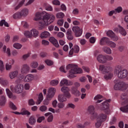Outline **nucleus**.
I'll return each mask as SVG.
<instances>
[{
  "instance_id": "obj_1",
  "label": "nucleus",
  "mask_w": 128,
  "mask_h": 128,
  "mask_svg": "<svg viewBox=\"0 0 128 128\" xmlns=\"http://www.w3.org/2000/svg\"><path fill=\"white\" fill-rule=\"evenodd\" d=\"M34 20H39L40 30H42L46 26L52 24L56 20V16L52 14L43 12L42 13L38 12L36 14Z\"/></svg>"
},
{
  "instance_id": "obj_2",
  "label": "nucleus",
  "mask_w": 128,
  "mask_h": 128,
  "mask_svg": "<svg viewBox=\"0 0 128 128\" xmlns=\"http://www.w3.org/2000/svg\"><path fill=\"white\" fill-rule=\"evenodd\" d=\"M66 68L67 70H69V75L68 78H74L76 77L74 74H82V68H79L78 67L77 65L74 64H68Z\"/></svg>"
},
{
  "instance_id": "obj_3",
  "label": "nucleus",
  "mask_w": 128,
  "mask_h": 128,
  "mask_svg": "<svg viewBox=\"0 0 128 128\" xmlns=\"http://www.w3.org/2000/svg\"><path fill=\"white\" fill-rule=\"evenodd\" d=\"M100 70L102 72V74H107L104 76L105 80H112L114 74L112 72V68L110 66H104V65H100L99 68Z\"/></svg>"
},
{
  "instance_id": "obj_4",
  "label": "nucleus",
  "mask_w": 128,
  "mask_h": 128,
  "mask_svg": "<svg viewBox=\"0 0 128 128\" xmlns=\"http://www.w3.org/2000/svg\"><path fill=\"white\" fill-rule=\"evenodd\" d=\"M62 92H64V95H59L58 96V100L60 102H66V98H70L71 95L70 93V88L68 86H63L61 88Z\"/></svg>"
},
{
  "instance_id": "obj_5",
  "label": "nucleus",
  "mask_w": 128,
  "mask_h": 128,
  "mask_svg": "<svg viewBox=\"0 0 128 128\" xmlns=\"http://www.w3.org/2000/svg\"><path fill=\"white\" fill-rule=\"evenodd\" d=\"M121 101L120 102V104L124 106L126 104V106L121 107L120 108V110L121 112H128V94L126 93L122 94L121 95L120 97Z\"/></svg>"
},
{
  "instance_id": "obj_6",
  "label": "nucleus",
  "mask_w": 128,
  "mask_h": 128,
  "mask_svg": "<svg viewBox=\"0 0 128 128\" xmlns=\"http://www.w3.org/2000/svg\"><path fill=\"white\" fill-rule=\"evenodd\" d=\"M116 72L119 78H126L128 76V70L122 68V66H117L116 68Z\"/></svg>"
},
{
  "instance_id": "obj_7",
  "label": "nucleus",
  "mask_w": 128,
  "mask_h": 128,
  "mask_svg": "<svg viewBox=\"0 0 128 128\" xmlns=\"http://www.w3.org/2000/svg\"><path fill=\"white\" fill-rule=\"evenodd\" d=\"M128 88V84L124 82H118L114 86V89L116 90H126Z\"/></svg>"
},
{
  "instance_id": "obj_8",
  "label": "nucleus",
  "mask_w": 128,
  "mask_h": 128,
  "mask_svg": "<svg viewBox=\"0 0 128 128\" xmlns=\"http://www.w3.org/2000/svg\"><path fill=\"white\" fill-rule=\"evenodd\" d=\"M106 120V115L104 114H100L97 117V122L96 123V126L97 128H100L103 122H105Z\"/></svg>"
},
{
  "instance_id": "obj_9",
  "label": "nucleus",
  "mask_w": 128,
  "mask_h": 128,
  "mask_svg": "<svg viewBox=\"0 0 128 128\" xmlns=\"http://www.w3.org/2000/svg\"><path fill=\"white\" fill-rule=\"evenodd\" d=\"M10 88L12 92H16V94H22V92L24 90V87L20 84H18L15 87L14 86H11Z\"/></svg>"
},
{
  "instance_id": "obj_10",
  "label": "nucleus",
  "mask_w": 128,
  "mask_h": 128,
  "mask_svg": "<svg viewBox=\"0 0 128 128\" xmlns=\"http://www.w3.org/2000/svg\"><path fill=\"white\" fill-rule=\"evenodd\" d=\"M72 32L75 34L76 36L78 38L82 34V29H80V27L78 26H74L72 28Z\"/></svg>"
},
{
  "instance_id": "obj_11",
  "label": "nucleus",
  "mask_w": 128,
  "mask_h": 128,
  "mask_svg": "<svg viewBox=\"0 0 128 128\" xmlns=\"http://www.w3.org/2000/svg\"><path fill=\"white\" fill-rule=\"evenodd\" d=\"M110 100H112L110 99L106 100L101 105L100 108L103 110H106L107 112H106V114L108 112V108H110V104H108V102H110Z\"/></svg>"
},
{
  "instance_id": "obj_12",
  "label": "nucleus",
  "mask_w": 128,
  "mask_h": 128,
  "mask_svg": "<svg viewBox=\"0 0 128 128\" xmlns=\"http://www.w3.org/2000/svg\"><path fill=\"white\" fill-rule=\"evenodd\" d=\"M4 92V89L0 87V94H2ZM6 99L4 96H0V106H6Z\"/></svg>"
},
{
  "instance_id": "obj_13",
  "label": "nucleus",
  "mask_w": 128,
  "mask_h": 128,
  "mask_svg": "<svg viewBox=\"0 0 128 128\" xmlns=\"http://www.w3.org/2000/svg\"><path fill=\"white\" fill-rule=\"evenodd\" d=\"M30 68L28 64H24L20 70L22 74H27L30 72Z\"/></svg>"
},
{
  "instance_id": "obj_14",
  "label": "nucleus",
  "mask_w": 128,
  "mask_h": 128,
  "mask_svg": "<svg viewBox=\"0 0 128 128\" xmlns=\"http://www.w3.org/2000/svg\"><path fill=\"white\" fill-rule=\"evenodd\" d=\"M106 34L108 36L112 38L114 42H117V40H118V36H116V34H114V32L112 30H108L106 32Z\"/></svg>"
},
{
  "instance_id": "obj_15",
  "label": "nucleus",
  "mask_w": 128,
  "mask_h": 128,
  "mask_svg": "<svg viewBox=\"0 0 128 128\" xmlns=\"http://www.w3.org/2000/svg\"><path fill=\"white\" fill-rule=\"evenodd\" d=\"M88 112L92 115V120H94V118H98V114L94 112V107L93 106H90L88 108Z\"/></svg>"
},
{
  "instance_id": "obj_16",
  "label": "nucleus",
  "mask_w": 128,
  "mask_h": 128,
  "mask_svg": "<svg viewBox=\"0 0 128 128\" xmlns=\"http://www.w3.org/2000/svg\"><path fill=\"white\" fill-rule=\"evenodd\" d=\"M54 94H56V88H50L48 91L47 98H54Z\"/></svg>"
},
{
  "instance_id": "obj_17",
  "label": "nucleus",
  "mask_w": 128,
  "mask_h": 128,
  "mask_svg": "<svg viewBox=\"0 0 128 128\" xmlns=\"http://www.w3.org/2000/svg\"><path fill=\"white\" fill-rule=\"evenodd\" d=\"M34 76L32 74H28L24 78V82H30L32 80H34Z\"/></svg>"
},
{
  "instance_id": "obj_18",
  "label": "nucleus",
  "mask_w": 128,
  "mask_h": 128,
  "mask_svg": "<svg viewBox=\"0 0 128 128\" xmlns=\"http://www.w3.org/2000/svg\"><path fill=\"white\" fill-rule=\"evenodd\" d=\"M72 81H68L66 79H63L61 80L60 82V86H72Z\"/></svg>"
},
{
  "instance_id": "obj_19",
  "label": "nucleus",
  "mask_w": 128,
  "mask_h": 128,
  "mask_svg": "<svg viewBox=\"0 0 128 128\" xmlns=\"http://www.w3.org/2000/svg\"><path fill=\"white\" fill-rule=\"evenodd\" d=\"M78 52H80V47L77 45H75L74 48H72L70 51L69 54H70V56H72V54H74V52L78 54Z\"/></svg>"
},
{
  "instance_id": "obj_20",
  "label": "nucleus",
  "mask_w": 128,
  "mask_h": 128,
  "mask_svg": "<svg viewBox=\"0 0 128 128\" xmlns=\"http://www.w3.org/2000/svg\"><path fill=\"white\" fill-rule=\"evenodd\" d=\"M49 40L51 44H53L56 48H58L60 46V44H58V40L56 39L54 37H51L50 38Z\"/></svg>"
},
{
  "instance_id": "obj_21",
  "label": "nucleus",
  "mask_w": 128,
  "mask_h": 128,
  "mask_svg": "<svg viewBox=\"0 0 128 128\" xmlns=\"http://www.w3.org/2000/svg\"><path fill=\"white\" fill-rule=\"evenodd\" d=\"M97 60L101 64H104L106 62V56L100 54L97 56Z\"/></svg>"
},
{
  "instance_id": "obj_22",
  "label": "nucleus",
  "mask_w": 128,
  "mask_h": 128,
  "mask_svg": "<svg viewBox=\"0 0 128 128\" xmlns=\"http://www.w3.org/2000/svg\"><path fill=\"white\" fill-rule=\"evenodd\" d=\"M67 38L69 40H74V36L72 35V30L68 29L66 32Z\"/></svg>"
},
{
  "instance_id": "obj_23",
  "label": "nucleus",
  "mask_w": 128,
  "mask_h": 128,
  "mask_svg": "<svg viewBox=\"0 0 128 128\" xmlns=\"http://www.w3.org/2000/svg\"><path fill=\"white\" fill-rule=\"evenodd\" d=\"M72 94H74V96H80V92L78 90V88L74 86H73L71 88Z\"/></svg>"
},
{
  "instance_id": "obj_24",
  "label": "nucleus",
  "mask_w": 128,
  "mask_h": 128,
  "mask_svg": "<svg viewBox=\"0 0 128 128\" xmlns=\"http://www.w3.org/2000/svg\"><path fill=\"white\" fill-rule=\"evenodd\" d=\"M6 92L7 94V96L10 98H12V100H16V96L12 95V92L10 90V89H6Z\"/></svg>"
},
{
  "instance_id": "obj_25",
  "label": "nucleus",
  "mask_w": 128,
  "mask_h": 128,
  "mask_svg": "<svg viewBox=\"0 0 128 128\" xmlns=\"http://www.w3.org/2000/svg\"><path fill=\"white\" fill-rule=\"evenodd\" d=\"M14 64V60H10L8 63L6 64V70H10L12 68V66Z\"/></svg>"
},
{
  "instance_id": "obj_26",
  "label": "nucleus",
  "mask_w": 128,
  "mask_h": 128,
  "mask_svg": "<svg viewBox=\"0 0 128 128\" xmlns=\"http://www.w3.org/2000/svg\"><path fill=\"white\" fill-rule=\"evenodd\" d=\"M18 71L16 70L10 72L9 74V76L10 78H11L12 80H14V78H16V76H18Z\"/></svg>"
},
{
  "instance_id": "obj_27",
  "label": "nucleus",
  "mask_w": 128,
  "mask_h": 128,
  "mask_svg": "<svg viewBox=\"0 0 128 128\" xmlns=\"http://www.w3.org/2000/svg\"><path fill=\"white\" fill-rule=\"evenodd\" d=\"M110 40L106 37H104L100 40V46H104V44H108V42H109Z\"/></svg>"
},
{
  "instance_id": "obj_28",
  "label": "nucleus",
  "mask_w": 128,
  "mask_h": 128,
  "mask_svg": "<svg viewBox=\"0 0 128 128\" xmlns=\"http://www.w3.org/2000/svg\"><path fill=\"white\" fill-rule=\"evenodd\" d=\"M50 34L48 31H44L41 34L40 38H50Z\"/></svg>"
},
{
  "instance_id": "obj_29",
  "label": "nucleus",
  "mask_w": 128,
  "mask_h": 128,
  "mask_svg": "<svg viewBox=\"0 0 128 128\" xmlns=\"http://www.w3.org/2000/svg\"><path fill=\"white\" fill-rule=\"evenodd\" d=\"M45 116H48V122H52V120H54V116H52V113L50 112H48L45 114Z\"/></svg>"
},
{
  "instance_id": "obj_30",
  "label": "nucleus",
  "mask_w": 128,
  "mask_h": 128,
  "mask_svg": "<svg viewBox=\"0 0 128 128\" xmlns=\"http://www.w3.org/2000/svg\"><path fill=\"white\" fill-rule=\"evenodd\" d=\"M30 32L32 37L34 36V38H37V36H38V31L36 29L33 28L30 30Z\"/></svg>"
},
{
  "instance_id": "obj_31",
  "label": "nucleus",
  "mask_w": 128,
  "mask_h": 128,
  "mask_svg": "<svg viewBox=\"0 0 128 128\" xmlns=\"http://www.w3.org/2000/svg\"><path fill=\"white\" fill-rule=\"evenodd\" d=\"M119 32L122 36H126V31L121 26H119Z\"/></svg>"
},
{
  "instance_id": "obj_32",
  "label": "nucleus",
  "mask_w": 128,
  "mask_h": 128,
  "mask_svg": "<svg viewBox=\"0 0 128 128\" xmlns=\"http://www.w3.org/2000/svg\"><path fill=\"white\" fill-rule=\"evenodd\" d=\"M0 84L4 86H6L8 84V80H4L2 78H0Z\"/></svg>"
},
{
  "instance_id": "obj_33",
  "label": "nucleus",
  "mask_w": 128,
  "mask_h": 128,
  "mask_svg": "<svg viewBox=\"0 0 128 128\" xmlns=\"http://www.w3.org/2000/svg\"><path fill=\"white\" fill-rule=\"evenodd\" d=\"M21 114L22 116H30V113L25 108H22L21 110Z\"/></svg>"
},
{
  "instance_id": "obj_34",
  "label": "nucleus",
  "mask_w": 128,
  "mask_h": 128,
  "mask_svg": "<svg viewBox=\"0 0 128 128\" xmlns=\"http://www.w3.org/2000/svg\"><path fill=\"white\" fill-rule=\"evenodd\" d=\"M20 14H21L22 16H26L28 14V8H24L20 12Z\"/></svg>"
},
{
  "instance_id": "obj_35",
  "label": "nucleus",
  "mask_w": 128,
  "mask_h": 128,
  "mask_svg": "<svg viewBox=\"0 0 128 128\" xmlns=\"http://www.w3.org/2000/svg\"><path fill=\"white\" fill-rule=\"evenodd\" d=\"M42 100H44V96H42V93H40L38 96V99L36 102V104H40Z\"/></svg>"
},
{
  "instance_id": "obj_36",
  "label": "nucleus",
  "mask_w": 128,
  "mask_h": 128,
  "mask_svg": "<svg viewBox=\"0 0 128 128\" xmlns=\"http://www.w3.org/2000/svg\"><path fill=\"white\" fill-rule=\"evenodd\" d=\"M24 35L26 38H32V32L30 31H24Z\"/></svg>"
},
{
  "instance_id": "obj_37",
  "label": "nucleus",
  "mask_w": 128,
  "mask_h": 128,
  "mask_svg": "<svg viewBox=\"0 0 128 128\" xmlns=\"http://www.w3.org/2000/svg\"><path fill=\"white\" fill-rule=\"evenodd\" d=\"M103 50L108 54H112V50L108 47L104 46L103 48Z\"/></svg>"
},
{
  "instance_id": "obj_38",
  "label": "nucleus",
  "mask_w": 128,
  "mask_h": 128,
  "mask_svg": "<svg viewBox=\"0 0 128 128\" xmlns=\"http://www.w3.org/2000/svg\"><path fill=\"white\" fill-rule=\"evenodd\" d=\"M107 46H110V48H114L116 46V43H114V42H112V41H110L109 40V42H108Z\"/></svg>"
},
{
  "instance_id": "obj_39",
  "label": "nucleus",
  "mask_w": 128,
  "mask_h": 128,
  "mask_svg": "<svg viewBox=\"0 0 128 128\" xmlns=\"http://www.w3.org/2000/svg\"><path fill=\"white\" fill-rule=\"evenodd\" d=\"M36 122V118H34V117L33 116H31L29 119V124H34Z\"/></svg>"
},
{
  "instance_id": "obj_40",
  "label": "nucleus",
  "mask_w": 128,
  "mask_h": 128,
  "mask_svg": "<svg viewBox=\"0 0 128 128\" xmlns=\"http://www.w3.org/2000/svg\"><path fill=\"white\" fill-rule=\"evenodd\" d=\"M20 12H16L13 15L14 18H22Z\"/></svg>"
},
{
  "instance_id": "obj_41",
  "label": "nucleus",
  "mask_w": 128,
  "mask_h": 128,
  "mask_svg": "<svg viewBox=\"0 0 128 128\" xmlns=\"http://www.w3.org/2000/svg\"><path fill=\"white\" fill-rule=\"evenodd\" d=\"M24 0H22L18 4V6H16L15 8V10H18V8H22V6L24 5Z\"/></svg>"
},
{
  "instance_id": "obj_42",
  "label": "nucleus",
  "mask_w": 128,
  "mask_h": 128,
  "mask_svg": "<svg viewBox=\"0 0 128 128\" xmlns=\"http://www.w3.org/2000/svg\"><path fill=\"white\" fill-rule=\"evenodd\" d=\"M30 66L32 68H36L38 66V64L36 62H34L31 64Z\"/></svg>"
},
{
  "instance_id": "obj_43",
  "label": "nucleus",
  "mask_w": 128,
  "mask_h": 128,
  "mask_svg": "<svg viewBox=\"0 0 128 128\" xmlns=\"http://www.w3.org/2000/svg\"><path fill=\"white\" fill-rule=\"evenodd\" d=\"M56 16L57 18H63L64 17V14L63 12H58L56 14Z\"/></svg>"
},
{
  "instance_id": "obj_44",
  "label": "nucleus",
  "mask_w": 128,
  "mask_h": 128,
  "mask_svg": "<svg viewBox=\"0 0 128 128\" xmlns=\"http://www.w3.org/2000/svg\"><path fill=\"white\" fill-rule=\"evenodd\" d=\"M46 10H49L50 12H52V7L48 4H45Z\"/></svg>"
},
{
  "instance_id": "obj_45",
  "label": "nucleus",
  "mask_w": 128,
  "mask_h": 128,
  "mask_svg": "<svg viewBox=\"0 0 128 128\" xmlns=\"http://www.w3.org/2000/svg\"><path fill=\"white\" fill-rule=\"evenodd\" d=\"M13 46L15 48H17V50H20V49L22 48V44H20L15 43L13 45Z\"/></svg>"
},
{
  "instance_id": "obj_46",
  "label": "nucleus",
  "mask_w": 128,
  "mask_h": 128,
  "mask_svg": "<svg viewBox=\"0 0 128 128\" xmlns=\"http://www.w3.org/2000/svg\"><path fill=\"white\" fill-rule=\"evenodd\" d=\"M116 14H120V12H122V6H118L114 10Z\"/></svg>"
},
{
  "instance_id": "obj_47",
  "label": "nucleus",
  "mask_w": 128,
  "mask_h": 128,
  "mask_svg": "<svg viewBox=\"0 0 128 128\" xmlns=\"http://www.w3.org/2000/svg\"><path fill=\"white\" fill-rule=\"evenodd\" d=\"M114 60L112 56L108 55L105 56V62H106L107 60Z\"/></svg>"
},
{
  "instance_id": "obj_48",
  "label": "nucleus",
  "mask_w": 128,
  "mask_h": 128,
  "mask_svg": "<svg viewBox=\"0 0 128 128\" xmlns=\"http://www.w3.org/2000/svg\"><path fill=\"white\" fill-rule=\"evenodd\" d=\"M9 104L10 108H12V110H16V105H14V104L12 102H10Z\"/></svg>"
},
{
  "instance_id": "obj_49",
  "label": "nucleus",
  "mask_w": 128,
  "mask_h": 128,
  "mask_svg": "<svg viewBox=\"0 0 128 128\" xmlns=\"http://www.w3.org/2000/svg\"><path fill=\"white\" fill-rule=\"evenodd\" d=\"M51 86H57V84H58V81L57 80H52L50 82Z\"/></svg>"
},
{
  "instance_id": "obj_50",
  "label": "nucleus",
  "mask_w": 128,
  "mask_h": 128,
  "mask_svg": "<svg viewBox=\"0 0 128 128\" xmlns=\"http://www.w3.org/2000/svg\"><path fill=\"white\" fill-rule=\"evenodd\" d=\"M88 122H86L84 124V125H82V124H78L77 125V128H84L85 126H88Z\"/></svg>"
},
{
  "instance_id": "obj_51",
  "label": "nucleus",
  "mask_w": 128,
  "mask_h": 128,
  "mask_svg": "<svg viewBox=\"0 0 128 128\" xmlns=\"http://www.w3.org/2000/svg\"><path fill=\"white\" fill-rule=\"evenodd\" d=\"M4 70V62L0 60V70L3 72Z\"/></svg>"
},
{
  "instance_id": "obj_52",
  "label": "nucleus",
  "mask_w": 128,
  "mask_h": 128,
  "mask_svg": "<svg viewBox=\"0 0 128 128\" xmlns=\"http://www.w3.org/2000/svg\"><path fill=\"white\" fill-rule=\"evenodd\" d=\"M45 62L46 64H47V66H52V64H54V62L48 60H46Z\"/></svg>"
},
{
  "instance_id": "obj_53",
  "label": "nucleus",
  "mask_w": 128,
  "mask_h": 128,
  "mask_svg": "<svg viewBox=\"0 0 128 128\" xmlns=\"http://www.w3.org/2000/svg\"><path fill=\"white\" fill-rule=\"evenodd\" d=\"M66 108H76V106L72 103H69L68 104Z\"/></svg>"
},
{
  "instance_id": "obj_54",
  "label": "nucleus",
  "mask_w": 128,
  "mask_h": 128,
  "mask_svg": "<svg viewBox=\"0 0 128 128\" xmlns=\"http://www.w3.org/2000/svg\"><path fill=\"white\" fill-rule=\"evenodd\" d=\"M66 104L62 102H60L58 104V106L59 108H64Z\"/></svg>"
},
{
  "instance_id": "obj_55",
  "label": "nucleus",
  "mask_w": 128,
  "mask_h": 128,
  "mask_svg": "<svg viewBox=\"0 0 128 128\" xmlns=\"http://www.w3.org/2000/svg\"><path fill=\"white\" fill-rule=\"evenodd\" d=\"M48 108L46 106H42L40 107V110L41 112H46Z\"/></svg>"
},
{
  "instance_id": "obj_56",
  "label": "nucleus",
  "mask_w": 128,
  "mask_h": 128,
  "mask_svg": "<svg viewBox=\"0 0 128 128\" xmlns=\"http://www.w3.org/2000/svg\"><path fill=\"white\" fill-rule=\"evenodd\" d=\"M96 40V38L95 37L92 36L90 38V42L91 44H94Z\"/></svg>"
},
{
  "instance_id": "obj_57",
  "label": "nucleus",
  "mask_w": 128,
  "mask_h": 128,
  "mask_svg": "<svg viewBox=\"0 0 128 128\" xmlns=\"http://www.w3.org/2000/svg\"><path fill=\"white\" fill-rule=\"evenodd\" d=\"M44 118H45L44 116L39 117L37 120V122H42V120H44Z\"/></svg>"
},
{
  "instance_id": "obj_58",
  "label": "nucleus",
  "mask_w": 128,
  "mask_h": 128,
  "mask_svg": "<svg viewBox=\"0 0 128 128\" xmlns=\"http://www.w3.org/2000/svg\"><path fill=\"white\" fill-rule=\"evenodd\" d=\"M53 4L55 6H60V2L58 1V0H54L52 1Z\"/></svg>"
},
{
  "instance_id": "obj_59",
  "label": "nucleus",
  "mask_w": 128,
  "mask_h": 128,
  "mask_svg": "<svg viewBox=\"0 0 128 128\" xmlns=\"http://www.w3.org/2000/svg\"><path fill=\"white\" fill-rule=\"evenodd\" d=\"M36 103L34 102V101L33 99H30L28 100V104L29 106H34Z\"/></svg>"
},
{
  "instance_id": "obj_60",
  "label": "nucleus",
  "mask_w": 128,
  "mask_h": 128,
  "mask_svg": "<svg viewBox=\"0 0 128 128\" xmlns=\"http://www.w3.org/2000/svg\"><path fill=\"white\" fill-rule=\"evenodd\" d=\"M100 98H102V96L100 94H98L94 98L95 100H100Z\"/></svg>"
},
{
  "instance_id": "obj_61",
  "label": "nucleus",
  "mask_w": 128,
  "mask_h": 128,
  "mask_svg": "<svg viewBox=\"0 0 128 128\" xmlns=\"http://www.w3.org/2000/svg\"><path fill=\"white\" fill-rule=\"evenodd\" d=\"M30 56V53H28L27 54H24L22 56V58L23 60H26V58H29Z\"/></svg>"
},
{
  "instance_id": "obj_62",
  "label": "nucleus",
  "mask_w": 128,
  "mask_h": 128,
  "mask_svg": "<svg viewBox=\"0 0 128 128\" xmlns=\"http://www.w3.org/2000/svg\"><path fill=\"white\" fill-rule=\"evenodd\" d=\"M116 118L115 117H113L112 120L110 122V124H114L116 122Z\"/></svg>"
},
{
  "instance_id": "obj_63",
  "label": "nucleus",
  "mask_w": 128,
  "mask_h": 128,
  "mask_svg": "<svg viewBox=\"0 0 128 128\" xmlns=\"http://www.w3.org/2000/svg\"><path fill=\"white\" fill-rule=\"evenodd\" d=\"M57 36H58V38H64V34L62 32H59L57 34Z\"/></svg>"
},
{
  "instance_id": "obj_64",
  "label": "nucleus",
  "mask_w": 128,
  "mask_h": 128,
  "mask_svg": "<svg viewBox=\"0 0 128 128\" xmlns=\"http://www.w3.org/2000/svg\"><path fill=\"white\" fill-rule=\"evenodd\" d=\"M64 20H58V26H62V24H64Z\"/></svg>"
}]
</instances>
